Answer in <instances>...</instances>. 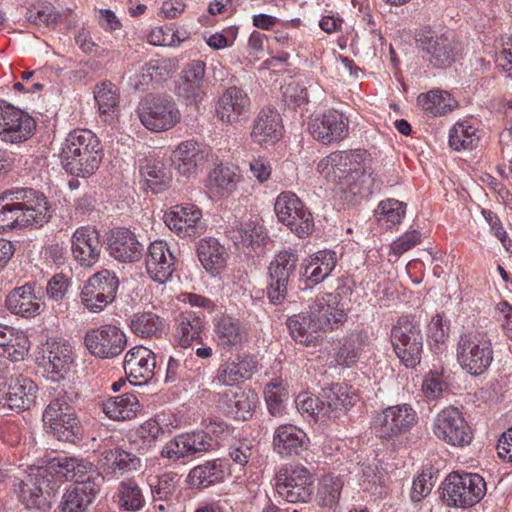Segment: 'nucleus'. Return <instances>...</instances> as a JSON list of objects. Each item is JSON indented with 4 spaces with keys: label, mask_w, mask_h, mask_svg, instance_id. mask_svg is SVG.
<instances>
[{
    "label": "nucleus",
    "mask_w": 512,
    "mask_h": 512,
    "mask_svg": "<svg viewBox=\"0 0 512 512\" xmlns=\"http://www.w3.org/2000/svg\"><path fill=\"white\" fill-rule=\"evenodd\" d=\"M338 293H323L315 297L308 311L293 315L287 327L293 339L305 346L318 342L319 331H328L342 325L347 315Z\"/></svg>",
    "instance_id": "1"
},
{
    "label": "nucleus",
    "mask_w": 512,
    "mask_h": 512,
    "mask_svg": "<svg viewBox=\"0 0 512 512\" xmlns=\"http://www.w3.org/2000/svg\"><path fill=\"white\" fill-rule=\"evenodd\" d=\"M48 220L43 194L29 188H15L0 194V230L29 225L42 226Z\"/></svg>",
    "instance_id": "2"
},
{
    "label": "nucleus",
    "mask_w": 512,
    "mask_h": 512,
    "mask_svg": "<svg viewBox=\"0 0 512 512\" xmlns=\"http://www.w3.org/2000/svg\"><path fill=\"white\" fill-rule=\"evenodd\" d=\"M59 156L66 172L77 177H87L98 169L102 160V147L92 131L77 129L68 134Z\"/></svg>",
    "instance_id": "3"
},
{
    "label": "nucleus",
    "mask_w": 512,
    "mask_h": 512,
    "mask_svg": "<svg viewBox=\"0 0 512 512\" xmlns=\"http://www.w3.org/2000/svg\"><path fill=\"white\" fill-rule=\"evenodd\" d=\"M14 491L27 509L47 512L55 500L57 483L46 469L37 467L14 483Z\"/></svg>",
    "instance_id": "4"
},
{
    "label": "nucleus",
    "mask_w": 512,
    "mask_h": 512,
    "mask_svg": "<svg viewBox=\"0 0 512 512\" xmlns=\"http://www.w3.org/2000/svg\"><path fill=\"white\" fill-rule=\"evenodd\" d=\"M486 492L484 479L474 473L453 472L442 487V499L449 507L468 508L478 503Z\"/></svg>",
    "instance_id": "5"
},
{
    "label": "nucleus",
    "mask_w": 512,
    "mask_h": 512,
    "mask_svg": "<svg viewBox=\"0 0 512 512\" xmlns=\"http://www.w3.org/2000/svg\"><path fill=\"white\" fill-rule=\"evenodd\" d=\"M137 113L141 123L153 132L169 130L181 119L176 102L169 95H147Z\"/></svg>",
    "instance_id": "6"
},
{
    "label": "nucleus",
    "mask_w": 512,
    "mask_h": 512,
    "mask_svg": "<svg viewBox=\"0 0 512 512\" xmlns=\"http://www.w3.org/2000/svg\"><path fill=\"white\" fill-rule=\"evenodd\" d=\"M279 496L289 503H307L313 492V476L302 465L286 464L275 475Z\"/></svg>",
    "instance_id": "7"
},
{
    "label": "nucleus",
    "mask_w": 512,
    "mask_h": 512,
    "mask_svg": "<svg viewBox=\"0 0 512 512\" xmlns=\"http://www.w3.org/2000/svg\"><path fill=\"white\" fill-rule=\"evenodd\" d=\"M365 159L366 153L361 150L334 152L338 179H345L354 194L369 195L379 188L372 173H367L363 166Z\"/></svg>",
    "instance_id": "8"
},
{
    "label": "nucleus",
    "mask_w": 512,
    "mask_h": 512,
    "mask_svg": "<svg viewBox=\"0 0 512 512\" xmlns=\"http://www.w3.org/2000/svg\"><path fill=\"white\" fill-rule=\"evenodd\" d=\"M391 342L398 358L406 367L420 363L423 335L421 325L415 318H400L391 330Z\"/></svg>",
    "instance_id": "9"
},
{
    "label": "nucleus",
    "mask_w": 512,
    "mask_h": 512,
    "mask_svg": "<svg viewBox=\"0 0 512 512\" xmlns=\"http://www.w3.org/2000/svg\"><path fill=\"white\" fill-rule=\"evenodd\" d=\"M457 361L469 374H483L493 361L491 341L479 334L461 335L457 344Z\"/></svg>",
    "instance_id": "10"
},
{
    "label": "nucleus",
    "mask_w": 512,
    "mask_h": 512,
    "mask_svg": "<svg viewBox=\"0 0 512 512\" xmlns=\"http://www.w3.org/2000/svg\"><path fill=\"white\" fill-rule=\"evenodd\" d=\"M274 210L278 220L298 237H305L313 231L312 214L295 193L290 191L280 193L275 201Z\"/></svg>",
    "instance_id": "11"
},
{
    "label": "nucleus",
    "mask_w": 512,
    "mask_h": 512,
    "mask_svg": "<svg viewBox=\"0 0 512 512\" xmlns=\"http://www.w3.org/2000/svg\"><path fill=\"white\" fill-rule=\"evenodd\" d=\"M433 433L439 440L457 447L466 446L473 439L469 425L455 407L445 408L436 415Z\"/></svg>",
    "instance_id": "12"
},
{
    "label": "nucleus",
    "mask_w": 512,
    "mask_h": 512,
    "mask_svg": "<svg viewBox=\"0 0 512 512\" xmlns=\"http://www.w3.org/2000/svg\"><path fill=\"white\" fill-rule=\"evenodd\" d=\"M36 128L35 120L23 110L0 100V139L7 143H21L29 139Z\"/></svg>",
    "instance_id": "13"
},
{
    "label": "nucleus",
    "mask_w": 512,
    "mask_h": 512,
    "mask_svg": "<svg viewBox=\"0 0 512 512\" xmlns=\"http://www.w3.org/2000/svg\"><path fill=\"white\" fill-rule=\"evenodd\" d=\"M416 422L417 414L410 405H394L376 417L375 430L379 438L388 440L409 432Z\"/></svg>",
    "instance_id": "14"
},
{
    "label": "nucleus",
    "mask_w": 512,
    "mask_h": 512,
    "mask_svg": "<svg viewBox=\"0 0 512 512\" xmlns=\"http://www.w3.org/2000/svg\"><path fill=\"white\" fill-rule=\"evenodd\" d=\"M84 342L94 356L102 359L118 356L127 344L125 334L113 325H103L89 330L85 335Z\"/></svg>",
    "instance_id": "15"
},
{
    "label": "nucleus",
    "mask_w": 512,
    "mask_h": 512,
    "mask_svg": "<svg viewBox=\"0 0 512 512\" xmlns=\"http://www.w3.org/2000/svg\"><path fill=\"white\" fill-rule=\"evenodd\" d=\"M422 58L434 68H446L455 61V46L453 41L444 34L427 31L416 40Z\"/></svg>",
    "instance_id": "16"
},
{
    "label": "nucleus",
    "mask_w": 512,
    "mask_h": 512,
    "mask_svg": "<svg viewBox=\"0 0 512 512\" xmlns=\"http://www.w3.org/2000/svg\"><path fill=\"white\" fill-rule=\"evenodd\" d=\"M206 64L202 60H192L180 72L175 86L176 95L187 105H197L206 94Z\"/></svg>",
    "instance_id": "17"
},
{
    "label": "nucleus",
    "mask_w": 512,
    "mask_h": 512,
    "mask_svg": "<svg viewBox=\"0 0 512 512\" xmlns=\"http://www.w3.org/2000/svg\"><path fill=\"white\" fill-rule=\"evenodd\" d=\"M309 132L314 139L330 144L339 142L348 134V119L337 110H328L310 118Z\"/></svg>",
    "instance_id": "18"
},
{
    "label": "nucleus",
    "mask_w": 512,
    "mask_h": 512,
    "mask_svg": "<svg viewBox=\"0 0 512 512\" xmlns=\"http://www.w3.org/2000/svg\"><path fill=\"white\" fill-rule=\"evenodd\" d=\"M164 220L169 229L180 236H199L205 231L201 210L193 204L173 207Z\"/></svg>",
    "instance_id": "19"
},
{
    "label": "nucleus",
    "mask_w": 512,
    "mask_h": 512,
    "mask_svg": "<svg viewBox=\"0 0 512 512\" xmlns=\"http://www.w3.org/2000/svg\"><path fill=\"white\" fill-rule=\"evenodd\" d=\"M358 400L355 391L346 385L336 384L331 388L324 389L317 416L328 419H339Z\"/></svg>",
    "instance_id": "20"
},
{
    "label": "nucleus",
    "mask_w": 512,
    "mask_h": 512,
    "mask_svg": "<svg viewBox=\"0 0 512 512\" xmlns=\"http://www.w3.org/2000/svg\"><path fill=\"white\" fill-rule=\"evenodd\" d=\"M213 439L208 432L195 431L176 436L165 444L162 456L177 460L179 458L207 452L212 448Z\"/></svg>",
    "instance_id": "21"
},
{
    "label": "nucleus",
    "mask_w": 512,
    "mask_h": 512,
    "mask_svg": "<svg viewBox=\"0 0 512 512\" xmlns=\"http://www.w3.org/2000/svg\"><path fill=\"white\" fill-rule=\"evenodd\" d=\"M251 101L242 88L232 86L220 96L216 105L218 119L227 125L238 123L250 111Z\"/></svg>",
    "instance_id": "22"
},
{
    "label": "nucleus",
    "mask_w": 512,
    "mask_h": 512,
    "mask_svg": "<svg viewBox=\"0 0 512 512\" xmlns=\"http://www.w3.org/2000/svg\"><path fill=\"white\" fill-rule=\"evenodd\" d=\"M123 368L131 384H145L154 375L155 354L146 347L135 346L126 353Z\"/></svg>",
    "instance_id": "23"
},
{
    "label": "nucleus",
    "mask_w": 512,
    "mask_h": 512,
    "mask_svg": "<svg viewBox=\"0 0 512 512\" xmlns=\"http://www.w3.org/2000/svg\"><path fill=\"white\" fill-rule=\"evenodd\" d=\"M150 278L160 284L166 283L175 271V257L164 241L152 242L145 259Z\"/></svg>",
    "instance_id": "24"
},
{
    "label": "nucleus",
    "mask_w": 512,
    "mask_h": 512,
    "mask_svg": "<svg viewBox=\"0 0 512 512\" xmlns=\"http://www.w3.org/2000/svg\"><path fill=\"white\" fill-rule=\"evenodd\" d=\"M101 247L99 234L95 228L80 227L72 235V255L83 267H91L99 260Z\"/></svg>",
    "instance_id": "25"
},
{
    "label": "nucleus",
    "mask_w": 512,
    "mask_h": 512,
    "mask_svg": "<svg viewBox=\"0 0 512 512\" xmlns=\"http://www.w3.org/2000/svg\"><path fill=\"white\" fill-rule=\"evenodd\" d=\"M37 386L29 378L19 374L9 378L6 383L4 404L11 410H27L35 401Z\"/></svg>",
    "instance_id": "26"
},
{
    "label": "nucleus",
    "mask_w": 512,
    "mask_h": 512,
    "mask_svg": "<svg viewBox=\"0 0 512 512\" xmlns=\"http://www.w3.org/2000/svg\"><path fill=\"white\" fill-rule=\"evenodd\" d=\"M108 247L110 255L124 263L140 260L143 253V245L138 241L135 234L126 228L112 231Z\"/></svg>",
    "instance_id": "27"
},
{
    "label": "nucleus",
    "mask_w": 512,
    "mask_h": 512,
    "mask_svg": "<svg viewBox=\"0 0 512 512\" xmlns=\"http://www.w3.org/2000/svg\"><path fill=\"white\" fill-rule=\"evenodd\" d=\"M172 165L182 176L195 175L205 163L204 153L200 145L192 140L181 142L171 156Z\"/></svg>",
    "instance_id": "28"
},
{
    "label": "nucleus",
    "mask_w": 512,
    "mask_h": 512,
    "mask_svg": "<svg viewBox=\"0 0 512 512\" xmlns=\"http://www.w3.org/2000/svg\"><path fill=\"white\" fill-rule=\"evenodd\" d=\"M74 357L71 346L64 341H50L46 343L43 355V367L48 373L58 378L64 376L71 370Z\"/></svg>",
    "instance_id": "29"
},
{
    "label": "nucleus",
    "mask_w": 512,
    "mask_h": 512,
    "mask_svg": "<svg viewBox=\"0 0 512 512\" xmlns=\"http://www.w3.org/2000/svg\"><path fill=\"white\" fill-rule=\"evenodd\" d=\"M282 120L280 114L272 108L262 109L256 116L251 131L255 143H275L282 136Z\"/></svg>",
    "instance_id": "30"
},
{
    "label": "nucleus",
    "mask_w": 512,
    "mask_h": 512,
    "mask_svg": "<svg viewBox=\"0 0 512 512\" xmlns=\"http://www.w3.org/2000/svg\"><path fill=\"white\" fill-rule=\"evenodd\" d=\"M306 433L294 425L279 426L274 433L273 446L282 456L298 455L307 448Z\"/></svg>",
    "instance_id": "31"
},
{
    "label": "nucleus",
    "mask_w": 512,
    "mask_h": 512,
    "mask_svg": "<svg viewBox=\"0 0 512 512\" xmlns=\"http://www.w3.org/2000/svg\"><path fill=\"white\" fill-rule=\"evenodd\" d=\"M6 306L11 313L30 318L40 314L42 302L35 296L31 286L24 285L8 294Z\"/></svg>",
    "instance_id": "32"
},
{
    "label": "nucleus",
    "mask_w": 512,
    "mask_h": 512,
    "mask_svg": "<svg viewBox=\"0 0 512 512\" xmlns=\"http://www.w3.org/2000/svg\"><path fill=\"white\" fill-rule=\"evenodd\" d=\"M97 492L98 488L93 481L74 484L63 494L59 509L61 512H84Z\"/></svg>",
    "instance_id": "33"
},
{
    "label": "nucleus",
    "mask_w": 512,
    "mask_h": 512,
    "mask_svg": "<svg viewBox=\"0 0 512 512\" xmlns=\"http://www.w3.org/2000/svg\"><path fill=\"white\" fill-rule=\"evenodd\" d=\"M220 402H222L225 411L236 419L247 420L252 416L258 398L253 391H233L228 390L221 394Z\"/></svg>",
    "instance_id": "34"
},
{
    "label": "nucleus",
    "mask_w": 512,
    "mask_h": 512,
    "mask_svg": "<svg viewBox=\"0 0 512 512\" xmlns=\"http://www.w3.org/2000/svg\"><path fill=\"white\" fill-rule=\"evenodd\" d=\"M240 182V175L233 166L218 165L208 176L207 188L214 197H228Z\"/></svg>",
    "instance_id": "35"
},
{
    "label": "nucleus",
    "mask_w": 512,
    "mask_h": 512,
    "mask_svg": "<svg viewBox=\"0 0 512 512\" xmlns=\"http://www.w3.org/2000/svg\"><path fill=\"white\" fill-rule=\"evenodd\" d=\"M198 258L206 271L217 275L227 262V251L215 238L201 239L197 245Z\"/></svg>",
    "instance_id": "36"
},
{
    "label": "nucleus",
    "mask_w": 512,
    "mask_h": 512,
    "mask_svg": "<svg viewBox=\"0 0 512 512\" xmlns=\"http://www.w3.org/2000/svg\"><path fill=\"white\" fill-rule=\"evenodd\" d=\"M335 266L336 253L334 251H318L303 265L301 275L311 284L315 285L324 281Z\"/></svg>",
    "instance_id": "37"
},
{
    "label": "nucleus",
    "mask_w": 512,
    "mask_h": 512,
    "mask_svg": "<svg viewBox=\"0 0 512 512\" xmlns=\"http://www.w3.org/2000/svg\"><path fill=\"white\" fill-rule=\"evenodd\" d=\"M254 365L247 359L237 358L228 361L220 366L217 376L212 380V385L217 386H233L244 379H248L253 374Z\"/></svg>",
    "instance_id": "38"
},
{
    "label": "nucleus",
    "mask_w": 512,
    "mask_h": 512,
    "mask_svg": "<svg viewBox=\"0 0 512 512\" xmlns=\"http://www.w3.org/2000/svg\"><path fill=\"white\" fill-rule=\"evenodd\" d=\"M29 349V340L13 328L0 324V356L11 361L24 359Z\"/></svg>",
    "instance_id": "39"
},
{
    "label": "nucleus",
    "mask_w": 512,
    "mask_h": 512,
    "mask_svg": "<svg viewBox=\"0 0 512 512\" xmlns=\"http://www.w3.org/2000/svg\"><path fill=\"white\" fill-rule=\"evenodd\" d=\"M225 468V462L222 459L206 461L191 469L188 475V481L191 486L206 488L223 481Z\"/></svg>",
    "instance_id": "40"
},
{
    "label": "nucleus",
    "mask_w": 512,
    "mask_h": 512,
    "mask_svg": "<svg viewBox=\"0 0 512 512\" xmlns=\"http://www.w3.org/2000/svg\"><path fill=\"white\" fill-rule=\"evenodd\" d=\"M418 105L431 116H443L453 111L457 101L446 91L431 90L417 98Z\"/></svg>",
    "instance_id": "41"
},
{
    "label": "nucleus",
    "mask_w": 512,
    "mask_h": 512,
    "mask_svg": "<svg viewBox=\"0 0 512 512\" xmlns=\"http://www.w3.org/2000/svg\"><path fill=\"white\" fill-rule=\"evenodd\" d=\"M139 401L134 394L126 393L103 402V412L113 420L123 421L136 416Z\"/></svg>",
    "instance_id": "42"
},
{
    "label": "nucleus",
    "mask_w": 512,
    "mask_h": 512,
    "mask_svg": "<svg viewBox=\"0 0 512 512\" xmlns=\"http://www.w3.org/2000/svg\"><path fill=\"white\" fill-rule=\"evenodd\" d=\"M101 465L104 470L113 473L129 472L140 468V459L121 448L104 451L100 458Z\"/></svg>",
    "instance_id": "43"
},
{
    "label": "nucleus",
    "mask_w": 512,
    "mask_h": 512,
    "mask_svg": "<svg viewBox=\"0 0 512 512\" xmlns=\"http://www.w3.org/2000/svg\"><path fill=\"white\" fill-rule=\"evenodd\" d=\"M176 325V337L182 347H188L200 338L203 322L199 315L193 312L181 313L176 318Z\"/></svg>",
    "instance_id": "44"
},
{
    "label": "nucleus",
    "mask_w": 512,
    "mask_h": 512,
    "mask_svg": "<svg viewBox=\"0 0 512 512\" xmlns=\"http://www.w3.org/2000/svg\"><path fill=\"white\" fill-rule=\"evenodd\" d=\"M140 174L147 187L154 193L164 191L171 182V173L161 161H148L140 167Z\"/></svg>",
    "instance_id": "45"
},
{
    "label": "nucleus",
    "mask_w": 512,
    "mask_h": 512,
    "mask_svg": "<svg viewBox=\"0 0 512 512\" xmlns=\"http://www.w3.org/2000/svg\"><path fill=\"white\" fill-rule=\"evenodd\" d=\"M479 140L478 130L467 121L456 123L449 132L450 147L456 151L472 150Z\"/></svg>",
    "instance_id": "46"
},
{
    "label": "nucleus",
    "mask_w": 512,
    "mask_h": 512,
    "mask_svg": "<svg viewBox=\"0 0 512 512\" xmlns=\"http://www.w3.org/2000/svg\"><path fill=\"white\" fill-rule=\"evenodd\" d=\"M94 99L101 115L114 116L119 107V89L110 81H104L95 86Z\"/></svg>",
    "instance_id": "47"
},
{
    "label": "nucleus",
    "mask_w": 512,
    "mask_h": 512,
    "mask_svg": "<svg viewBox=\"0 0 512 512\" xmlns=\"http://www.w3.org/2000/svg\"><path fill=\"white\" fill-rule=\"evenodd\" d=\"M92 471V463L84 459L66 457L58 460L57 473L61 474L68 481H74L75 484L91 481L90 476H87V474Z\"/></svg>",
    "instance_id": "48"
},
{
    "label": "nucleus",
    "mask_w": 512,
    "mask_h": 512,
    "mask_svg": "<svg viewBox=\"0 0 512 512\" xmlns=\"http://www.w3.org/2000/svg\"><path fill=\"white\" fill-rule=\"evenodd\" d=\"M130 327L137 336L152 337L162 334L165 323L162 318L153 312H142L134 315Z\"/></svg>",
    "instance_id": "49"
},
{
    "label": "nucleus",
    "mask_w": 512,
    "mask_h": 512,
    "mask_svg": "<svg viewBox=\"0 0 512 512\" xmlns=\"http://www.w3.org/2000/svg\"><path fill=\"white\" fill-rule=\"evenodd\" d=\"M299 261L298 254L292 250L280 251L268 267V275L290 281Z\"/></svg>",
    "instance_id": "50"
},
{
    "label": "nucleus",
    "mask_w": 512,
    "mask_h": 512,
    "mask_svg": "<svg viewBox=\"0 0 512 512\" xmlns=\"http://www.w3.org/2000/svg\"><path fill=\"white\" fill-rule=\"evenodd\" d=\"M66 414H75L70 406V397L63 390L58 392L55 398L48 404L43 413L45 427L55 425L67 418Z\"/></svg>",
    "instance_id": "51"
},
{
    "label": "nucleus",
    "mask_w": 512,
    "mask_h": 512,
    "mask_svg": "<svg viewBox=\"0 0 512 512\" xmlns=\"http://www.w3.org/2000/svg\"><path fill=\"white\" fill-rule=\"evenodd\" d=\"M405 212V203L396 199H386L378 204L375 215L379 223L391 228L401 223Z\"/></svg>",
    "instance_id": "52"
},
{
    "label": "nucleus",
    "mask_w": 512,
    "mask_h": 512,
    "mask_svg": "<svg viewBox=\"0 0 512 512\" xmlns=\"http://www.w3.org/2000/svg\"><path fill=\"white\" fill-rule=\"evenodd\" d=\"M215 333L218 343L224 348L237 345L243 339L239 322L230 317H223L217 322Z\"/></svg>",
    "instance_id": "53"
},
{
    "label": "nucleus",
    "mask_w": 512,
    "mask_h": 512,
    "mask_svg": "<svg viewBox=\"0 0 512 512\" xmlns=\"http://www.w3.org/2000/svg\"><path fill=\"white\" fill-rule=\"evenodd\" d=\"M85 285L102 293V296H106L109 300H114L119 287V280L114 272L104 269L93 274Z\"/></svg>",
    "instance_id": "54"
},
{
    "label": "nucleus",
    "mask_w": 512,
    "mask_h": 512,
    "mask_svg": "<svg viewBox=\"0 0 512 512\" xmlns=\"http://www.w3.org/2000/svg\"><path fill=\"white\" fill-rule=\"evenodd\" d=\"M343 483L340 478L324 476L318 486L317 501L322 507L335 506L340 498Z\"/></svg>",
    "instance_id": "55"
},
{
    "label": "nucleus",
    "mask_w": 512,
    "mask_h": 512,
    "mask_svg": "<svg viewBox=\"0 0 512 512\" xmlns=\"http://www.w3.org/2000/svg\"><path fill=\"white\" fill-rule=\"evenodd\" d=\"M119 502L127 511H139L144 503V497L140 487L133 481H123L119 488Z\"/></svg>",
    "instance_id": "56"
},
{
    "label": "nucleus",
    "mask_w": 512,
    "mask_h": 512,
    "mask_svg": "<svg viewBox=\"0 0 512 512\" xmlns=\"http://www.w3.org/2000/svg\"><path fill=\"white\" fill-rule=\"evenodd\" d=\"M265 401L271 415L279 416L284 410V399L287 396L282 380L273 379L264 388Z\"/></svg>",
    "instance_id": "57"
},
{
    "label": "nucleus",
    "mask_w": 512,
    "mask_h": 512,
    "mask_svg": "<svg viewBox=\"0 0 512 512\" xmlns=\"http://www.w3.org/2000/svg\"><path fill=\"white\" fill-rule=\"evenodd\" d=\"M385 471L376 462H364L360 467V483L366 490L380 493L379 488L385 482Z\"/></svg>",
    "instance_id": "58"
},
{
    "label": "nucleus",
    "mask_w": 512,
    "mask_h": 512,
    "mask_svg": "<svg viewBox=\"0 0 512 512\" xmlns=\"http://www.w3.org/2000/svg\"><path fill=\"white\" fill-rule=\"evenodd\" d=\"M67 418L62 422L49 426L51 433L60 441L75 442L81 433L80 422L75 414H66Z\"/></svg>",
    "instance_id": "59"
},
{
    "label": "nucleus",
    "mask_w": 512,
    "mask_h": 512,
    "mask_svg": "<svg viewBox=\"0 0 512 512\" xmlns=\"http://www.w3.org/2000/svg\"><path fill=\"white\" fill-rule=\"evenodd\" d=\"M361 344V336L351 334L336 353V362L347 367L355 364L359 359Z\"/></svg>",
    "instance_id": "60"
},
{
    "label": "nucleus",
    "mask_w": 512,
    "mask_h": 512,
    "mask_svg": "<svg viewBox=\"0 0 512 512\" xmlns=\"http://www.w3.org/2000/svg\"><path fill=\"white\" fill-rule=\"evenodd\" d=\"M26 18L30 23L35 25L43 24L50 26L57 23L59 14L51 5L42 4L39 7L29 8L26 13Z\"/></svg>",
    "instance_id": "61"
},
{
    "label": "nucleus",
    "mask_w": 512,
    "mask_h": 512,
    "mask_svg": "<svg viewBox=\"0 0 512 512\" xmlns=\"http://www.w3.org/2000/svg\"><path fill=\"white\" fill-rule=\"evenodd\" d=\"M446 388L447 383L438 370L430 371L422 384V391L430 400L437 399Z\"/></svg>",
    "instance_id": "62"
},
{
    "label": "nucleus",
    "mask_w": 512,
    "mask_h": 512,
    "mask_svg": "<svg viewBox=\"0 0 512 512\" xmlns=\"http://www.w3.org/2000/svg\"><path fill=\"white\" fill-rule=\"evenodd\" d=\"M81 301L90 312L99 313L113 300L102 296V293L95 291L90 286L84 285L81 291Z\"/></svg>",
    "instance_id": "63"
},
{
    "label": "nucleus",
    "mask_w": 512,
    "mask_h": 512,
    "mask_svg": "<svg viewBox=\"0 0 512 512\" xmlns=\"http://www.w3.org/2000/svg\"><path fill=\"white\" fill-rule=\"evenodd\" d=\"M288 285L289 281L268 275L266 293L270 303L281 304L287 296Z\"/></svg>",
    "instance_id": "64"
}]
</instances>
